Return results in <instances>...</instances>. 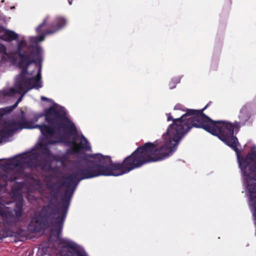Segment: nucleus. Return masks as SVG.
Segmentation results:
<instances>
[{
  "mask_svg": "<svg viewBox=\"0 0 256 256\" xmlns=\"http://www.w3.org/2000/svg\"><path fill=\"white\" fill-rule=\"evenodd\" d=\"M35 156H35V159H36V160H37V158H38V154H35Z\"/></svg>",
  "mask_w": 256,
  "mask_h": 256,
  "instance_id": "2f4dec72",
  "label": "nucleus"
},
{
  "mask_svg": "<svg viewBox=\"0 0 256 256\" xmlns=\"http://www.w3.org/2000/svg\"><path fill=\"white\" fill-rule=\"evenodd\" d=\"M18 34L14 32L8 30L3 35L0 36V39L4 41L10 42L16 40L18 38Z\"/></svg>",
  "mask_w": 256,
  "mask_h": 256,
  "instance_id": "4468645a",
  "label": "nucleus"
},
{
  "mask_svg": "<svg viewBox=\"0 0 256 256\" xmlns=\"http://www.w3.org/2000/svg\"><path fill=\"white\" fill-rule=\"evenodd\" d=\"M18 103H17L16 102L12 106H11L10 108H9V107H8V108H4V111L6 112V114L7 113V112H10L11 110H12L13 109L15 108L17 106H18Z\"/></svg>",
  "mask_w": 256,
  "mask_h": 256,
  "instance_id": "b1692460",
  "label": "nucleus"
},
{
  "mask_svg": "<svg viewBox=\"0 0 256 256\" xmlns=\"http://www.w3.org/2000/svg\"><path fill=\"white\" fill-rule=\"evenodd\" d=\"M72 126L64 109L54 105L45 109L44 113L35 115L32 121L22 118L18 122H5L0 130V140L12 136L14 132L23 128H38L47 137L60 134V128L68 127L72 130Z\"/></svg>",
  "mask_w": 256,
  "mask_h": 256,
  "instance_id": "7ed1b4c3",
  "label": "nucleus"
},
{
  "mask_svg": "<svg viewBox=\"0 0 256 256\" xmlns=\"http://www.w3.org/2000/svg\"><path fill=\"white\" fill-rule=\"evenodd\" d=\"M26 163L28 166L30 168L39 167L44 170L49 169L50 167V164L46 160L38 162L37 161L34 162L32 159L30 158L26 162Z\"/></svg>",
  "mask_w": 256,
  "mask_h": 256,
  "instance_id": "f8f14e48",
  "label": "nucleus"
},
{
  "mask_svg": "<svg viewBox=\"0 0 256 256\" xmlns=\"http://www.w3.org/2000/svg\"><path fill=\"white\" fill-rule=\"evenodd\" d=\"M13 60H14V61H16V58H13Z\"/></svg>",
  "mask_w": 256,
  "mask_h": 256,
  "instance_id": "473e14b6",
  "label": "nucleus"
},
{
  "mask_svg": "<svg viewBox=\"0 0 256 256\" xmlns=\"http://www.w3.org/2000/svg\"><path fill=\"white\" fill-rule=\"evenodd\" d=\"M250 174L245 176L247 179V188L250 197V204L253 207L254 216L256 218V160L249 168Z\"/></svg>",
  "mask_w": 256,
  "mask_h": 256,
  "instance_id": "1a4fd4ad",
  "label": "nucleus"
},
{
  "mask_svg": "<svg viewBox=\"0 0 256 256\" xmlns=\"http://www.w3.org/2000/svg\"><path fill=\"white\" fill-rule=\"evenodd\" d=\"M1 216L3 218L4 223L10 226L16 225L18 221V219L16 218L12 211H3L1 213Z\"/></svg>",
  "mask_w": 256,
  "mask_h": 256,
  "instance_id": "9b49d317",
  "label": "nucleus"
},
{
  "mask_svg": "<svg viewBox=\"0 0 256 256\" xmlns=\"http://www.w3.org/2000/svg\"><path fill=\"white\" fill-rule=\"evenodd\" d=\"M48 16H46L42 22L36 28V32L38 34L42 33V34L32 38L31 40L32 42H38L43 41L46 35L57 32L66 24V20L64 18H56L50 24H48Z\"/></svg>",
  "mask_w": 256,
  "mask_h": 256,
  "instance_id": "0eeeda50",
  "label": "nucleus"
},
{
  "mask_svg": "<svg viewBox=\"0 0 256 256\" xmlns=\"http://www.w3.org/2000/svg\"><path fill=\"white\" fill-rule=\"evenodd\" d=\"M26 156H22L21 158L26 160L27 159Z\"/></svg>",
  "mask_w": 256,
  "mask_h": 256,
  "instance_id": "c85d7f7f",
  "label": "nucleus"
},
{
  "mask_svg": "<svg viewBox=\"0 0 256 256\" xmlns=\"http://www.w3.org/2000/svg\"><path fill=\"white\" fill-rule=\"evenodd\" d=\"M179 82H180L179 80H172L169 84L170 88L172 89V88H175L176 84L178 83Z\"/></svg>",
  "mask_w": 256,
  "mask_h": 256,
  "instance_id": "5701e85b",
  "label": "nucleus"
},
{
  "mask_svg": "<svg viewBox=\"0 0 256 256\" xmlns=\"http://www.w3.org/2000/svg\"><path fill=\"white\" fill-rule=\"evenodd\" d=\"M248 104L244 105L240 110L238 116L240 121H235L232 123L226 120H213L206 114H202L201 111L200 116L204 123L199 125L204 130L214 136H217L227 146L231 148L236 154L238 156L240 152L238 146L240 144L236 136H234V130L238 132L240 127L246 124L250 118Z\"/></svg>",
  "mask_w": 256,
  "mask_h": 256,
  "instance_id": "20e7f679",
  "label": "nucleus"
},
{
  "mask_svg": "<svg viewBox=\"0 0 256 256\" xmlns=\"http://www.w3.org/2000/svg\"><path fill=\"white\" fill-rule=\"evenodd\" d=\"M2 160H0V161Z\"/></svg>",
  "mask_w": 256,
  "mask_h": 256,
  "instance_id": "72a5a7b5",
  "label": "nucleus"
},
{
  "mask_svg": "<svg viewBox=\"0 0 256 256\" xmlns=\"http://www.w3.org/2000/svg\"><path fill=\"white\" fill-rule=\"evenodd\" d=\"M182 107H183V106H182V104H176L174 106V110H184H184H182Z\"/></svg>",
  "mask_w": 256,
  "mask_h": 256,
  "instance_id": "393cba45",
  "label": "nucleus"
},
{
  "mask_svg": "<svg viewBox=\"0 0 256 256\" xmlns=\"http://www.w3.org/2000/svg\"><path fill=\"white\" fill-rule=\"evenodd\" d=\"M22 96L20 97V98L18 100L16 101V102H17V103H18L19 102H20L21 101V100H22Z\"/></svg>",
  "mask_w": 256,
  "mask_h": 256,
  "instance_id": "c756f323",
  "label": "nucleus"
},
{
  "mask_svg": "<svg viewBox=\"0 0 256 256\" xmlns=\"http://www.w3.org/2000/svg\"><path fill=\"white\" fill-rule=\"evenodd\" d=\"M246 156L252 162H254L252 164H253L256 160V151L252 150L246 154Z\"/></svg>",
  "mask_w": 256,
  "mask_h": 256,
  "instance_id": "6ab92c4d",
  "label": "nucleus"
},
{
  "mask_svg": "<svg viewBox=\"0 0 256 256\" xmlns=\"http://www.w3.org/2000/svg\"><path fill=\"white\" fill-rule=\"evenodd\" d=\"M23 198L20 196V198L16 202L14 208L23 210Z\"/></svg>",
  "mask_w": 256,
  "mask_h": 256,
  "instance_id": "a211bd4d",
  "label": "nucleus"
},
{
  "mask_svg": "<svg viewBox=\"0 0 256 256\" xmlns=\"http://www.w3.org/2000/svg\"><path fill=\"white\" fill-rule=\"evenodd\" d=\"M72 0H68V2L70 5H71L72 4Z\"/></svg>",
  "mask_w": 256,
  "mask_h": 256,
  "instance_id": "7c9ffc66",
  "label": "nucleus"
},
{
  "mask_svg": "<svg viewBox=\"0 0 256 256\" xmlns=\"http://www.w3.org/2000/svg\"><path fill=\"white\" fill-rule=\"evenodd\" d=\"M41 100L44 101H48L49 99L45 96H41Z\"/></svg>",
  "mask_w": 256,
  "mask_h": 256,
  "instance_id": "cd10ccee",
  "label": "nucleus"
},
{
  "mask_svg": "<svg viewBox=\"0 0 256 256\" xmlns=\"http://www.w3.org/2000/svg\"><path fill=\"white\" fill-rule=\"evenodd\" d=\"M20 163L21 160L16 158H12L11 160V162H10V164H14L16 166H20Z\"/></svg>",
  "mask_w": 256,
  "mask_h": 256,
  "instance_id": "4be33fe9",
  "label": "nucleus"
},
{
  "mask_svg": "<svg viewBox=\"0 0 256 256\" xmlns=\"http://www.w3.org/2000/svg\"><path fill=\"white\" fill-rule=\"evenodd\" d=\"M23 210L14 208V215L18 220L20 218L22 214Z\"/></svg>",
  "mask_w": 256,
  "mask_h": 256,
  "instance_id": "412c9836",
  "label": "nucleus"
},
{
  "mask_svg": "<svg viewBox=\"0 0 256 256\" xmlns=\"http://www.w3.org/2000/svg\"><path fill=\"white\" fill-rule=\"evenodd\" d=\"M38 63L40 64L38 74L36 76L30 78H28L26 76L29 66H28L26 70L24 67H18L22 69L21 72L16 76V86L18 90L19 94L24 95L33 88H36L38 89L42 86L40 82L42 62H38L36 64Z\"/></svg>",
  "mask_w": 256,
  "mask_h": 256,
  "instance_id": "423d86ee",
  "label": "nucleus"
},
{
  "mask_svg": "<svg viewBox=\"0 0 256 256\" xmlns=\"http://www.w3.org/2000/svg\"><path fill=\"white\" fill-rule=\"evenodd\" d=\"M42 52L40 46L32 44L28 46L26 40H21L18 42L16 50L13 54L18 56V66L24 67L26 70L32 64L42 62Z\"/></svg>",
  "mask_w": 256,
  "mask_h": 256,
  "instance_id": "39448f33",
  "label": "nucleus"
},
{
  "mask_svg": "<svg viewBox=\"0 0 256 256\" xmlns=\"http://www.w3.org/2000/svg\"><path fill=\"white\" fill-rule=\"evenodd\" d=\"M68 120L73 125L72 129H70L68 127L60 128V133L62 132L72 136V140L67 142L68 144L72 146V149L74 153H78L82 150L88 149L90 146L88 145L87 139L82 134L80 136H78L74 123L68 118Z\"/></svg>",
  "mask_w": 256,
  "mask_h": 256,
  "instance_id": "6e6552de",
  "label": "nucleus"
},
{
  "mask_svg": "<svg viewBox=\"0 0 256 256\" xmlns=\"http://www.w3.org/2000/svg\"><path fill=\"white\" fill-rule=\"evenodd\" d=\"M16 179V177L9 178L6 174L0 176V189L6 188L8 185V181H15Z\"/></svg>",
  "mask_w": 256,
  "mask_h": 256,
  "instance_id": "dca6fc26",
  "label": "nucleus"
},
{
  "mask_svg": "<svg viewBox=\"0 0 256 256\" xmlns=\"http://www.w3.org/2000/svg\"><path fill=\"white\" fill-rule=\"evenodd\" d=\"M4 110H2V109H0V118H2V116L4 114H6V112H4ZM1 130V129L0 130ZM4 138H2V139L0 140V142H1V141L3 140Z\"/></svg>",
  "mask_w": 256,
  "mask_h": 256,
  "instance_id": "a878e982",
  "label": "nucleus"
},
{
  "mask_svg": "<svg viewBox=\"0 0 256 256\" xmlns=\"http://www.w3.org/2000/svg\"><path fill=\"white\" fill-rule=\"evenodd\" d=\"M7 29H6L5 28H4L2 26H0V33H4V34H5L6 31L7 30Z\"/></svg>",
  "mask_w": 256,
  "mask_h": 256,
  "instance_id": "bb28decb",
  "label": "nucleus"
},
{
  "mask_svg": "<svg viewBox=\"0 0 256 256\" xmlns=\"http://www.w3.org/2000/svg\"><path fill=\"white\" fill-rule=\"evenodd\" d=\"M207 104L200 110L188 109L186 112L178 118H173L171 114H168V121L172 120L163 134L164 144L160 146L156 142H148L138 146L130 155L126 157L122 163L113 162L109 156L100 154H89L84 157V160L88 162L102 172L100 174L104 176H119L131 170L139 168L144 164L160 161L164 159L176 150L180 140L183 136L193 128H204L202 125L200 113L205 114L204 111L208 106Z\"/></svg>",
  "mask_w": 256,
  "mask_h": 256,
  "instance_id": "f257e3e1",
  "label": "nucleus"
},
{
  "mask_svg": "<svg viewBox=\"0 0 256 256\" xmlns=\"http://www.w3.org/2000/svg\"><path fill=\"white\" fill-rule=\"evenodd\" d=\"M239 166L240 167L244 175L247 176L250 174V166L252 165V162L246 156L242 157L241 160L238 158Z\"/></svg>",
  "mask_w": 256,
  "mask_h": 256,
  "instance_id": "ddd939ff",
  "label": "nucleus"
},
{
  "mask_svg": "<svg viewBox=\"0 0 256 256\" xmlns=\"http://www.w3.org/2000/svg\"><path fill=\"white\" fill-rule=\"evenodd\" d=\"M74 170L71 174L63 177L64 180L61 182L57 180L48 186L50 189H54L56 186V192H58L62 187L66 188L64 196L61 199L62 204L50 201L48 204L44 206L40 212H36L31 218L27 228L30 232H38L52 227L50 239L55 236L56 244L64 248H67V256H86L85 252L81 250L76 244L70 240L62 238L60 236L71 198L79 182L104 174H100V173L103 172L100 168H97L83 158L76 164Z\"/></svg>",
  "mask_w": 256,
  "mask_h": 256,
  "instance_id": "f03ea898",
  "label": "nucleus"
},
{
  "mask_svg": "<svg viewBox=\"0 0 256 256\" xmlns=\"http://www.w3.org/2000/svg\"><path fill=\"white\" fill-rule=\"evenodd\" d=\"M56 240L55 236H54L50 240V237L48 238L49 242H53L52 248L56 256H67L68 255L67 248H64L61 245H58L56 244Z\"/></svg>",
  "mask_w": 256,
  "mask_h": 256,
  "instance_id": "9d476101",
  "label": "nucleus"
},
{
  "mask_svg": "<svg viewBox=\"0 0 256 256\" xmlns=\"http://www.w3.org/2000/svg\"><path fill=\"white\" fill-rule=\"evenodd\" d=\"M0 53L6 55L7 57L10 58V54L6 52V46L2 44H0Z\"/></svg>",
  "mask_w": 256,
  "mask_h": 256,
  "instance_id": "aec40b11",
  "label": "nucleus"
},
{
  "mask_svg": "<svg viewBox=\"0 0 256 256\" xmlns=\"http://www.w3.org/2000/svg\"><path fill=\"white\" fill-rule=\"evenodd\" d=\"M16 85V84H15V88H16V90L14 88H10L5 92L4 95H6V96H12V95H14L16 93L19 94L18 92V90L17 88Z\"/></svg>",
  "mask_w": 256,
  "mask_h": 256,
  "instance_id": "f3484780",
  "label": "nucleus"
},
{
  "mask_svg": "<svg viewBox=\"0 0 256 256\" xmlns=\"http://www.w3.org/2000/svg\"><path fill=\"white\" fill-rule=\"evenodd\" d=\"M58 142L54 140H48V144H40V149L41 150L42 153L45 156L47 157H50L51 155V152L48 147V144H55Z\"/></svg>",
  "mask_w": 256,
  "mask_h": 256,
  "instance_id": "2eb2a0df",
  "label": "nucleus"
}]
</instances>
